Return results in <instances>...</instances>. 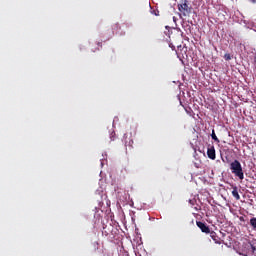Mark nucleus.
Returning a JSON list of instances; mask_svg holds the SVG:
<instances>
[{
    "mask_svg": "<svg viewBox=\"0 0 256 256\" xmlns=\"http://www.w3.org/2000/svg\"><path fill=\"white\" fill-rule=\"evenodd\" d=\"M230 171L235 175V177H238L240 181H243L245 179V174L243 173V166H241V162L239 160H234L230 164Z\"/></svg>",
    "mask_w": 256,
    "mask_h": 256,
    "instance_id": "nucleus-1",
    "label": "nucleus"
},
{
    "mask_svg": "<svg viewBox=\"0 0 256 256\" xmlns=\"http://www.w3.org/2000/svg\"><path fill=\"white\" fill-rule=\"evenodd\" d=\"M193 8L189 6L188 0H181V4H178V11L183 15V17H189Z\"/></svg>",
    "mask_w": 256,
    "mask_h": 256,
    "instance_id": "nucleus-2",
    "label": "nucleus"
},
{
    "mask_svg": "<svg viewBox=\"0 0 256 256\" xmlns=\"http://www.w3.org/2000/svg\"><path fill=\"white\" fill-rule=\"evenodd\" d=\"M196 225L202 231V233H211V228H209L205 222L196 221Z\"/></svg>",
    "mask_w": 256,
    "mask_h": 256,
    "instance_id": "nucleus-3",
    "label": "nucleus"
},
{
    "mask_svg": "<svg viewBox=\"0 0 256 256\" xmlns=\"http://www.w3.org/2000/svg\"><path fill=\"white\" fill-rule=\"evenodd\" d=\"M207 156L209 159H212V161H215V159L217 158V156L215 154V146L208 147Z\"/></svg>",
    "mask_w": 256,
    "mask_h": 256,
    "instance_id": "nucleus-4",
    "label": "nucleus"
},
{
    "mask_svg": "<svg viewBox=\"0 0 256 256\" xmlns=\"http://www.w3.org/2000/svg\"><path fill=\"white\" fill-rule=\"evenodd\" d=\"M210 237L217 245H221V243H223V240H221V238L217 236V233L215 231L210 232Z\"/></svg>",
    "mask_w": 256,
    "mask_h": 256,
    "instance_id": "nucleus-5",
    "label": "nucleus"
},
{
    "mask_svg": "<svg viewBox=\"0 0 256 256\" xmlns=\"http://www.w3.org/2000/svg\"><path fill=\"white\" fill-rule=\"evenodd\" d=\"M232 195L236 199V201H239V199H241V196L239 195V191L237 190V187L233 188Z\"/></svg>",
    "mask_w": 256,
    "mask_h": 256,
    "instance_id": "nucleus-6",
    "label": "nucleus"
},
{
    "mask_svg": "<svg viewBox=\"0 0 256 256\" xmlns=\"http://www.w3.org/2000/svg\"><path fill=\"white\" fill-rule=\"evenodd\" d=\"M250 225L254 229V231H256V218L255 217L250 219Z\"/></svg>",
    "mask_w": 256,
    "mask_h": 256,
    "instance_id": "nucleus-7",
    "label": "nucleus"
},
{
    "mask_svg": "<svg viewBox=\"0 0 256 256\" xmlns=\"http://www.w3.org/2000/svg\"><path fill=\"white\" fill-rule=\"evenodd\" d=\"M211 138H212L213 141H215L216 143H220L219 138H218L217 135L215 134V130L212 131Z\"/></svg>",
    "mask_w": 256,
    "mask_h": 256,
    "instance_id": "nucleus-8",
    "label": "nucleus"
},
{
    "mask_svg": "<svg viewBox=\"0 0 256 256\" xmlns=\"http://www.w3.org/2000/svg\"><path fill=\"white\" fill-rule=\"evenodd\" d=\"M224 59L226 61H231V55L230 54H225Z\"/></svg>",
    "mask_w": 256,
    "mask_h": 256,
    "instance_id": "nucleus-9",
    "label": "nucleus"
},
{
    "mask_svg": "<svg viewBox=\"0 0 256 256\" xmlns=\"http://www.w3.org/2000/svg\"><path fill=\"white\" fill-rule=\"evenodd\" d=\"M248 248L251 249L253 253H255V246H253V244H248Z\"/></svg>",
    "mask_w": 256,
    "mask_h": 256,
    "instance_id": "nucleus-10",
    "label": "nucleus"
},
{
    "mask_svg": "<svg viewBox=\"0 0 256 256\" xmlns=\"http://www.w3.org/2000/svg\"><path fill=\"white\" fill-rule=\"evenodd\" d=\"M252 1V3H256V0H251Z\"/></svg>",
    "mask_w": 256,
    "mask_h": 256,
    "instance_id": "nucleus-11",
    "label": "nucleus"
}]
</instances>
